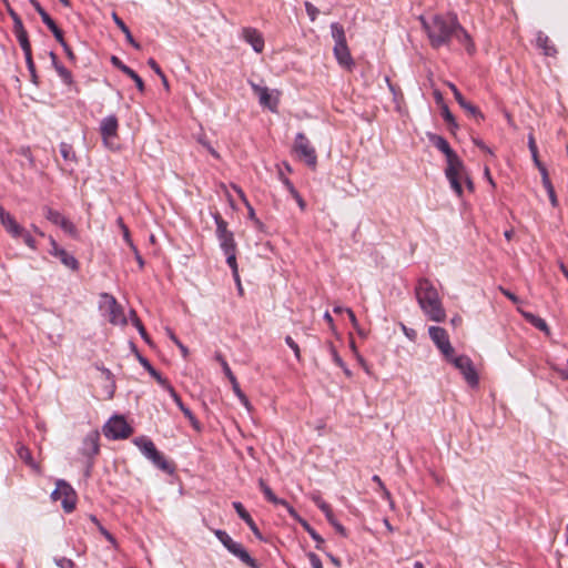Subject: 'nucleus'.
Instances as JSON below:
<instances>
[{"instance_id":"obj_3","label":"nucleus","mask_w":568,"mask_h":568,"mask_svg":"<svg viewBox=\"0 0 568 568\" xmlns=\"http://www.w3.org/2000/svg\"><path fill=\"white\" fill-rule=\"evenodd\" d=\"M417 302L426 314L434 322H444L446 313L440 302L438 292L428 278H419L415 287Z\"/></svg>"},{"instance_id":"obj_53","label":"nucleus","mask_w":568,"mask_h":568,"mask_svg":"<svg viewBox=\"0 0 568 568\" xmlns=\"http://www.w3.org/2000/svg\"><path fill=\"white\" fill-rule=\"evenodd\" d=\"M233 189L235 190V192L240 195V197L245 202L247 209H248V215L250 217H253L254 216V210L253 207L248 204V202L246 201V197H245V194L243 192V190L236 185H233Z\"/></svg>"},{"instance_id":"obj_41","label":"nucleus","mask_w":568,"mask_h":568,"mask_svg":"<svg viewBox=\"0 0 568 568\" xmlns=\"http://www.w3.org/2000/svg\"><path fill=\"white\" fill-rule=\"evenodd\" d=\"M60 154L65 162H73L75 160L72 144H60Z\"/></svg>"},{"instance_id":"obj_40","label":"nucleus","mask_w":568,"mask_h":568,"mask_svg":"<svg viewBox=\"0 0 568 568\" xmlns=\"http://www.w3.org/2000/svg\"><path fill=\"white\" fill-rule=\"evenodd\" d=\"M130 314H131V317H132V324L138 328L141 337L146 342V343H150V337L142 324V322L140 321V318L136 316V313L135 311L131 310L130 311Z\"/></svg>"},{"instance_id":"obj_37","label":"nucleus","mask_w":568,"mask_h":568,"mask_svg":"<svg viewBox=\"0 0 568 568\" xmlns=\"http://www.w3.org/2000/svg\"><path fill=\"white\" fill-rule=\"evenodd\" d=\"M149 374L159 383V385L165 389L169 394L171 390H174V387L170 384V382L163 377L154 367L150 369Z\"/></svg>"},{"instance_id":"obj_20","label":"nucleus","mask_w":568,"mask_h":568,"mask_svg":"<svg viewBox=\"0 0 568 568\" xmlns=\"http://www.w3.org/2000/svg\"><path fill=\"white\" fill-rule=\"evenodd\" d=\"M232 506H233L234 510L236 511V514L239 515V517L248 526V528L254 534V536L258 539H262V535H261L255 521L253 520V518L251 517L248 511L244 508L242 503L233 501Z\"/></svg>"},{"instance_id":"obj_14","label":"nucleus","mask_w":568,"mask_h":568,"mask_svg":"<svg viewBox=\"0 0 568 568\" xmlns=\"http://www.w3.org/2000/svg\"><path fill=\"white\" fill-rule=\"evenodd\" d=\"M251 88L253 92L258 97V102L263 108L268 109L272 112H275L278 104V99L273 97L266 87H261L251 82Z\"/></svg>"},{"instance_id":"obj_60","label":"nucleus","mask_w":568,"mask_h":568,"mask_svg":"<svg viewBox=\"0 0 568 568\" xmlns=\"http://www.w3.org/2000/svg\"><path fill=\"white\" fill-rule=\"evenodd\" d=\"M379 489H381L382 498L389 503L390 508H394L395 505H394V501H393L389 490L385 486Z\"/></svg>"},{"instance_id":"obj_42","label":"nucleus","mask_w":568,"mask_h":568,"mask_svg":"<svg viewBox=\"0 0 568 568\" xmlns=\"http://www.w3.org/2000/svg\"><path fill=\"white\" fill-rule=\"evenodd\" d=\"M26 63H27V68H28V71L30 73V79H31L32 83L38 85L39 84V78H38V74H37L36 64L33 62L32 55L26 57Z\"/></svg>"},{"instance_id":"obj_44","label":"nucleus","mask_w":568,"mask_h":568,"mask_svg":"<svg viewBox=\"0 0 568 568\" xmlns=\"http://www.w3.org/2000/svg\"><path fill=\"white\" fill-rule=\"evenodd\" d=\"M168 335L170 339L180 348L182 356L186 358L189 355L187 347L181 343V341L175 336V334L171 329H168Z\"/></svg>"},{"instance_id":"obj_15","label":"nucleus","mask_w":568,"mask_h":568,"mask_svg":"<svg viewBox=\"0 0 568 568\" xmlns=\"http://www.w3.org/2000/svg\"><path fill=\"white\" fill-rule=\"evenodd\" d=\"M258 487L270 503L285 507L292 518H298L297 511L285 499L278 498L263 479L258 480Z\"/></svg>"},{"instance_id":"obj_21","label":"nucleus","mask_w":568,"mask_h":568,"mask_svg":"<svg viewBox=\"0 0 568 568\" xmlns=\"http://www.w3.org/2000/svg\"><path fill=\"white\" fill-rule=\"evenodd\" d=\"M118 119L115 115H109L101 121L100 131L103 140L116 138Z\"/></svg>"},{"instance_id":"obj_43","label":"nucleus","mask_w":568,"mask_h":568,"mask_svg":"<svg viewBox=\"0 0 568 568\" xmlns=\"http://www.w3.org/2000/svg\"><path fill=\"white\" fill-rule=\"evenodd\" d=\"M53 562L58 568H75L74 561L67 557L55 556Z\"/></svg>"},{"instance_id":"obj_39","label":"nucleus","mask_w":568,"mask_h":568,"mask_svg":"<svg viewBox=\"0 0 568 568\" xmlns=\"http://www.w3.org/2000/svg\"><path fill=\"white\" fill-rule=\"evenodd\" d=\"M16 38L24 53V58L32 55L31 43L29 41L28 32L16 34Z\"/></svg>"},{"instance_id":"obj_7","label":"nucleus","mask_w":568,"mask_h":568,"mask_svg":"<svg viewBox=\"0 0 568 568\" xmlns=\"http://www.w3.org/2000/svg\"><path fill=\"white\" fill-rule=\"evenodd\" d=\"M53 500H61L62 508L65 513H71L75 508L77 495L74 489L65 480L59 479L57 487L52 491Z\"/></svg>"},{"instance_id":"obj_59","label":"nucleus","mask_w":568,"mask_h":568,"mask_svg":"<svg viewBox=\"0 0 568 568\" xmlns=\"http://www.w3.org/2000/svg\"><path fill=\"white\" fill-rule=\"evenodd\" d=\"M53 33L55 40L60 43V45H63V43H67L63 37V32L59 27H55L53 30H51Z\"/></svg>"},{"instance_id":"obj_12","label":"nucleus","mask_w":568,"mask_h":568,"mask_svg":"<svg viewBox=\"0 0 568 568\" xmlns=\"http://www.w3.org/2000/svg\"><path fill=\"white\" fill-rule=\"evenodd\" d=\"M215 359L220 363V365L223 369V373L225 374V376L232 384V389H233L234 394L237 396V398L241 400L242 404H244L245 406H248V399L245 396V394L242 392V389L239 385V382H237L235 375L233 374V372L231 371L224 356L221 353H216Z\"/></svg>"},{"instance_id":"obj_46","label":"nucleus","mask_w":568,"mask_h":568,"mask_svg":"<svg viewBox=\"0 0 568 568\" xmlns=\"http://www.w3.org/2000/svg\"><path fill=\"white\" fill-rule=\"evenodd\" d=\"M226 256V264L232 270V275H236L237 263H236V252H227L224 253Z\"/></svg>"},{"instance_id":"obj_26","label":"nucleus","mask_w":568,"mask_h":568,"mask_svg":"<svg viewBox=\"0 0 568 568\" xmlns=\"http://www.w3.org/2000/svg\"><path fill=\"white\" fill-rule=\"evenodd\" d=\"M149 460L152 462V464L158 467L159 469L171 474L173 473L174 468L172 465L165 459V457L156 449L153 452L149 457Z\"/></svg>"},{"instance_id":"obj_5","label":"nucleus","mask_w":568,"mask_h":568,"mask_svg":"<svg viewBox=\"0 0 568 568\" xmlns=\"http://www.w3.org/2000/svg\"><path fill=\"white\" fill-rule=\"evenodd\" d=\"M100 297V310L105 312L109 322L113 325H125L126 317L115 297L109 293H102Z\"/></svg>"},{"instance_id":"obj_56","label":"nucleus","mask_w":568,"mask_h":568,"mask_svg":"<svg viewBox=\"0 0 568 568\" xmlns=\"http://www.w3.org/2000/svg\"><path fill=\"white\" fill-rule=\"evenodd\" d=\"M63 48V51L68 58V60L72 63H75L77 61V57L74 54V52L72 51V49L70 48V45L68 43H63V45H61Z\"/></svg>"},{"instance_id":"obj_25","label":"nucleus","mask_w":568,"mask_h":568,"mask_svg":"<svg viewBox=\"0 0 568 568\" xmlns=\"http://www.w3.org/2000/svg\"><path fill=\"white\" fill-rule=\"evenodd\" d=\"M133 443L145 458L156 450L154 443L146 436L135 437Z\"/></svg>"},{"instance_id":"obj_33","label":"nucleus","mask_w":568,"mask_h":568,"mask_svg":"<svg viewBox=\"0 0 568 568\" xmlns=\"http://www.w3.org/2000/svg\"><path fill=\"white\" fill-rule=\"evenodd\" d=\"M217 240L220 242V247L223 251V253L236 252V243L234 240L233 232H231L226 235H222V236L217 237Z\"/></svg>"},{"instance_id":"obj_31","label":"nucleus","mask_w":568,"mask_h":568,"mask_svg":"<svg viewBox=\"0 0 568 568\" xmlns=\"http://www.w3.org/2000/svg\"><path fill=\"white\" fill-rule=\"evenodd\" d=\"M19 458L32 469L39 471V465L34 462L31 450L26 446H19L17 448Z\"/></svg>"},{"instance_id":"obj_4","label":"nucleus","mask_w":568,"mask_h":568,"mask_svg":"<svg viewBox=\"0 0 568 568\" xmlns=\"http://www.w3.org/2000/svg\"><path fill=\"white\" fill-rule=\"evenodd\" d=\"M331 33L335 42L333 51L337 62L341 65L351 69L354 65V60L347 47L343 26L338 22H333L331 24Z\"/></svg>"},{"instance_id":"obj_45","label":"nucleus","mask_w":568,"mask_h":568,"mask_svg":"<svg viewBox=\"0 0 568 568\" xmlns=\"http://www.w3.org/2000/svg\"><path fill=\"white\" fill-rule=\"evenodd\" d=\"M118 223L122 230L124 241L129 244V246L132 250H135V245L133 244L131 236H130V231H129L128 226L123 223L122 217L118 219Z\"/></svg>"},{"instance_id":"obj_34","label":"nucleus","mask_w":568,"mask_h":568,"mask_svg":"<svg viewBox=\"0 0 568 568\" xmlns=\"http://www.w3.org/2000/svg\"><path fill=\"white\" fill-rule=\"evenodd\" d=\"M327 521L334 527L335 531L341 535L342 537H347V530L346 528L335 518V515L331 508V506L327 508L326 511H323Z\"/></svg>"},{"instance_id":"obj_62","label":"nucleus","mask_w":568,"mask_h":568,"mask_svg":"<svg viewBox=\"0 0 568 568\" xmlns=\"http://www.w3.org/2000/svg\"><path fill=\"white\" fill-rule=\"evenodd\" d=\"M345 312L348 315V318H349V321L352 323L353 328H357L358 327V321H357V318L355 316V313L351 308H347V307H346Z\"/></svg>"},{"instance_id":"obj_27","label":"nucleus","mask_w":568,"mask_h":568,"mask_svg":"<svg viewBox=\"0 0 568 568\" xmlns=\"http://www.w3.org/2000/svg\"><path fill=\"white\" fill-rule=\"evenodd\" d=\"M112 19L114 23L119 27V29L124 33L126 41L136 50L141 49V45L139 42H136L128 28V26L124 23V21L115 13H112Z\"/></svg>"},{"instance_id":"obj_10","label":"nucleus","mask_w":568,"mask_h":568,"mask_svg":"<svg viewBox=\"0 0 568 568\" xmlns=\"http://www.w3.org/2000/svg\"><path fill=\"white\" fill-rule=\"evenodd\" d=\"M43 214L49 222L60 226L64 233L74 239L78 236V230L75 225L59 211L53 210L50 206H44Z\"/></svg>"},{"instance_id":"obj_16","label":"nucleus","mask_w":568,"mask_h":568,"mask_svg":"<svg viewBox=\"0 0 568 568\" xmlns=\"http://www.w3.org/2000/svg\"><path fill=\"white\" fill-rule=\"evenodd\" d=\"M447 85L452 90V92H453L456 101L460 105V108H463L475 120L478 121L479 119H483V114H481L480 110L476 105H474L473 103L467 101L454 83L448 82Z\"/></svg>"},{"instance_id":"obj_49","label":"nucleus","mask_w":568,"mask_h":568,"mask_svg":"<svg viewBox=\"0 0 568 568\" xmlns=\"http://www.w3.org/2000/svg\"><path fill=\"white\" fill-rule=\"evenodd\" d=\"M21 239L28 247L33 251L37 250V242L28 230L23 233Z\"/></svg>"},{"instance_id":"obj_51","label":"nucleus","mask_w":568,"mask_h":568,"mask_svg":"<svg viewBox=\"0 0 568 568\" xmlns=\"http://www.w3.org/2000/svg\"><path fill=\"white\" fill-rule=\"evenodd\" d=\"M529 146V150H530V153H531V156L534 159V162L536 164V166L538 168V170L540 171V166H545L540 160L538 159V149H537V144H528Z\"/></svg>"},{"instance_id":"obj_22","label":"nucleus","mask_w":568,"mask_h":568,"mask_svg":"<svg viewBox=\"0 0 568 568\" xmlns=\"http://www.w3.org/2000/svg\"><path fill=\"white\" fill-rule=\"evenodd\" d=\"M536 47L542 51V54L546 57H556L557 49L555 44L550 41L549 37L545 34L542 31H538L536 34Z\"/></svg>"},{"instance_id":"obj_47","label":"nucleus","mask_w":568,"mask_h":568,"mask_svg":"<svg viewBox=\"0 0 568 568\" xmlns=\"http://www.w3.org/2000/svg\"><path fill=\"white\" fill-rule=\"evenodd\" d=\"M440 114L448 125L456 126L455 118H454L453 113L449 111L447 105L442 106Z\"/></svg>"},{"instance_id":"obj_28","label":"nucleus","mask_w":568,"mask_h":568,"mask_svg":"<svg viewBox=\"0 0 568 568\" xmlns=\"http://www.w3.org/2000/svg\"><path fill=\"white\" fill-rule=\"evenodd\" d=\"M294 519L302 525V527L307 531L311 538L316 542V549L322 550L324 545V539L322 538V536L305 519L301 518L300 516L298 518Z\"/></svg>"},{"instance_id":"obj_54","label":"nucleus","mask_w":568,"mask_h":568,"mask_svg":"<svg viewBox=\"0 0 568 568\" xmlns=\"http://www.w3.org/2000/svg\"><path fill=\"white\" fill-rule=\"evenodd\" d=\"M12 21H13V33H14V36L27 32V30L23 27L22 19L20 17L14 19V20H12Z\"/></svg>"},{"instance_id":"obj_58","label":"nucleus","mask_w":568,"mask_h":568,"mask_svg":"<svg viewBox=\"0 0 568 568\" xmlns=\"http://www.w3.org/2000/svg\"><path fill=\"white\" fill-rule=\"evenodd\" d=\"M135 355H136V358L139 361V363L148 371L150 372V369L153 368V366L151 365L150 361L142 356L139 352H135Z\"/></svg>"},{"instance_id":"obj_36","label":"nucleus","mask_w":568,"mask_h":568,"mask_svg":"<svg viewBox=\"0 0 568 568\" xmlns=\"http://www.w3.org/2000/svg\"><path fill=\"white\" fill-rule=\"evenodd\" d=\"M213 219L216 225V237L231 233V231L227 230L226 221L223 220L220 213H214Z\"/></svg>"},{"instance_id":"obj_18","label":"nucleus","mask_w":568,"mask_h":568,"mask_svg":"<svg viewBox=\"0 0 568 568\" xmlns=\"http://www.w3.org/2000/svg\"><path fill=\"white\" fill-rule=\"evenodd\" d=\"M100 435L98 432H90L83 439L81 454L88 458H93L99 454L100 444H99Z\"/></svg>"},{"instance_id":"obj_50","label":"nucleus","mask_w":568,"mask_h":568,"mask_svg":"<svg viewBox=\"0 0 568 568\" xmlns=\"http://www.w3.org/2000/svg\"><path fill=\"white\" fill-rule=\"evenodd\" d=\"M312 500L322 511H326L327 508L329 507V505L325 500H323V498L318 494H314L312 496Z\"/></svg>"},{"instance_id":"obj_24","label":"nucleus","mask_w":568,"mask_h":568,"mask_svg":"<svg viewBox=\"0 0 568 568\" xmlns=\"http://www.w3.org/2000/svg\"><path fill=\"white\" fill-rule=\"evenodd\" d=\"M171 396V398L174 400V403L176 404V406L181 409V412L183 413V415L190 420L191 425L196 429L199 430L200 429V422L197 420V418L194 416V414L191 412V409L189 407H186L180 395L176 393V390H171V393L169 394Z\"/></svg>"},{"instance_id":"obj_11","label":"nucleus","mask_w":568,"mask_h":568,"mask_svg":"<svg viewBox=\"0 0 568 568\" xmlns=\"http://www.w3.org/2000/svg\"><path fill=\"white\" fill-rule=\"evenodd\" d=\"M49 242L51 245V248L49 250V254L59 258L60 262L68 267L71 271H78L79 270V261L75 258L74 255L67 252L63 247H60L57 241L49 236Z\"/></svg>"},{"instance_id":"obj_9","label":"nucleus","mask_w":568,"mask_h":568,"mask_svg":"<svg viewBox=\"0 0 568 568\" xmlns=\"http://www.w3.org/2000/svg\"><path fill=\"white\" fill-rule=\"evenodd\" d=\"M430 339L434 342L436 347L440 351L446 359H450L453 356L454 347L450 344L446 329L439 326H430L428 328Z\"/></svg>"},{"instance_id":"obj_32","label":"nucleus","mask_w":568,"mask_h":568,"mask_svg":"<svg viewBox=\"0 0 568 568\" xmlns=\"http://www.w3.org/2000/svg\"><path fill=\"white\" fill-rule=\"evenodd\" d=\"M540 174H541V178H542V184H544V186L547 190V193L549 195V200H550L552 206H556L557 205V197H556V193H555L554 186H552V184H551V182L549 180L546 166H540Z\"/></svg>"},{"instance_id":"obj_13","label":"nucleus","mask_w":568,"mask_h":568,"mask_svg":"<svg viewBox=\"0 0 568 568\" xmlns=\"http://www.w3.org/2000/svg\"><path fill=\"white\" fill-rule=\"evenodd\" d=\"M292 152L311 169L316 168L317 156L313 144H294Z\"/></svg>"},{"instance_id":"obj_6","label":"nucleus","mask_w":568,"mask_h":568,"mask_svg":"<svg viewBox=\"0 0 568 568\" xmlns=\"http://www.w3.org/2000/svg\"><path fill=\"white\" fill-rule=\"evenodd\" d=\"M132 432L125 418L118 415L111 417L103 426L104 436L113 440L128 438Z\"/></svg>"},{"instance_id":"obj_23","label":"nucleus","mask_w":568,"mask_h":568,"mask_svg":"<svg viewBox=\"0 0 568 568\" xmlns=\"http://www.w3.org/2000/svg\"><path fill=\"white\" fill-rule=\"evenodd\" d=\"M230 552L239 558L244 565L250 568H258L257 561L251 557L248 551L243 547L242 544L235 542L234 546L230 549Z\"/></svg>"},{"instance_id":"obj_63","label":"nucleus","mask_w":568,"mask_h":568,"mask_svg":"<svg viewBox=\"0 0 568 568\" xmlns=\"http://www.w3.org/2000/svg\"><path fill=\"white\" fill-rule=\"evenodd\" d=\"M282 183L284 184V186L286 187V190L288 191V193L291 195H293L297 192V190L295 189L293 183L290 181V179H282Z\"/></svg>"},{"instance_id":"obj_35","label":"nucleus","mask_w":568,"mask_h":568,"mask_svg":"<svg viewBox=\"0 0 568 568\" xmlns=\"http://www.w3.org/2000/svg\"><path fill=\"white\" fill-rule=\"evenodd\" d=\"M215 537L219 539V541L230 551V549L234 546L236 541H234L230 535L222 529H215L214 531Z\"/></svg>"},{"instance_id":"obj_57","label":"nucleus","mask_w":568,"mask_h":568,"mask_svg":"<svg viewBox=\"0 0 568 568\" xmlns=\"http://www.w3.org/2000/svg\"><path fill=\"white\" fill-rule=\"evenodd\" d=\"M13 216L6 211V209L0 204V223L3 226L7 222H9Z\"/></svg>"},{"instance_id":"obj_17","label":"nucleus","mask_w":568,"mask_h":568,"mask_svg":"<svg viewBox=\"0 0 568 568\" xmlns=\"http://www.w3.org/2000/svg\"><path fill=\"white\" fill-rule=\"evenodd\" d=\"M242 38L255 52L261 53L263 51L264 38L257 29L251 27L243 28Z\"/></svg>"},{"instance_id":"obj_64","label":"nucleus","mask_w":568,"mask_h":568,"mask_svg":"<svg viewBox=\"0 0 568 568\" xmlns=\"http://www.w3.org/2000/svg\"><path fill=\"white\" fill-rule=\"evenodd\" d=\"M293 199L296 201L297 205L300 206L301 210H305L306 207V203L305 201L303 200V197L301 196V194L298 192H296L295 194L292 195Z\"/></svg>"},{"instance_id":"obj_19","label":"nucleus","mask_w":568,"mask_h":568,"mask_svg":"<svg viewBox=\"0 0 568 568\" xmlns=\"http://www.w3.org/2000/svg\"><path fill=\"white\" fill-rule=\"evenodd\" d=\"M110 60L112 65L122 71L125 75L130 77L135 82V85L140 92L144 91V82L133 69L124 64L116 55H112Z\"/></svg>"},{"instance_id":"obj_30","label":"nucleus","mask_w":568,"mask_h":568,"mask_svg":"<svg viewBox=\"0 0 568 568\" xmlns=\"http://www.w3.org/2000/svg\"><path fill=\"white\" fill-rule=\"evenodd\" d=\"M523 316L537 329L549 334V327L546 321L532 313L521 312Z\"/></svg>"},{"instance_id":"obj_8","label":"nucleus","mask_w":568,"mask_h":568,"mask_svg":"<svg viewBox=\"0 0 568 568\" xmlns=\"http://www.w3.org/2000/svg\"><path fill=\"white\" fill-rule=\"evenodd\" d=\"M447 361L450 362L463 374L464 378L466 379L467 384L470 387L478 386L479 378H478V375L474 367V364L468 356H466V355L455 356L453 354L450 359H447Z\"/></svg>"},{"instance_id":"obj_55","label":"nucleus","mask_w":568,"mask_h":568,"mask_svg":"<svg viewBox=\"0 0 568 568\" xmlns=\"http://www.w3.org/2000/svg\"><path fill=\"white\" fill-rule=\"evenodd\" d=\"M305 9L311 20L314 21L320 13L318 9L313 6L311 2H305Z\"/></svg>"},{"instance_id":"obj_61","label":"nucleus","mask_w":568,"mask_h":568,"mask_svg":"<svg viewBox=\"0 0 568 568\" xmlns=\"http://www.w3.org/2000/svg\"><path fill=\"white\" fill-rule=\"evenodd\" d=\"M148 64L150 65V68L159 75L161 77L163 73V71L161 70L160 65L156 63V61L153 59V58H150L148 60Z\"/></svg>"},{"instance_id":"obj_38","label":"nucleus","mask_w":568,"mask_h":568,"mask_svg":"<svg viewBox=\"0 0 568 568\" xmlns=\"http://www.w3.org/2000/svg\"><path fill=\"white\" fill-rule=\"evenodd\" d=\"M53 68L64 84H67V85L73 84V77H72L71 72L64 65H62L61 63H58Z\"/></svg>"},{"instance_id":"obj_1","label":"nucleus","mask_w":568,"mask_h":568,"mask_svg":"<svg viewBox=\"0 0 568 568\" xmlns=\"http://www.w3.org/2000/svg\"><path fill=\"white\" fill-rule=\"evenodd\" d=\"M420 21L433 48L438 49L442 45H448L453 39H456L466 47L468 52L474 50L470 36L460 26L456 16L435 14L430 20L422 17Z\"/></svg>"},{"instance_id":"obj_2","label":"nucleus","mask_w":568,"mask_h":568,"mask_svg":"<svg viewBox=\"0 0 568 568\" xmlns=\"http://www.w3.org/2000/svg\"><path fill=\"white\" fill-rule=\"evenodd\" d=\"M436 146L445 156L444 174L453 193L462 199L464 185L469 192H474L475 184L463 159L452 149L450 144H436Z\"/></svg>"},{"instance_id":"obj_29","label":"nucleus","mask_w":568,"mask_h":568,"mask_svg":"<svg viewBox=\"0 0 568 568\" xmlns=\"http://www.w3.org/2000/svg\"><path fill=\"white\" fill-rule=\"evenodd\" d=\"M7 233L14 240L21 239L23 233L27 231L22 225H20L14 217H12L9 222L3 225Z\"/></svg>"},{"instance_id":"obj_48","label":"nucleus","mask_w":568,"mask_h":568,"mask_svg":"<svg viewBox=\"0 0 568 568\" xmlns=\"http://www.w3.org/2000/svg\"><path fill=\"white\" fill-rule=\"evenodd\" d=\"M285 343L294 352L295 357L300 361L301 359V351H300L297 343H295V341L291 336L285 337Z\"/></svg>"},{"instance_id":"obj_52","label":"nucleus","mask_w":568,"mask_h":568,"mask_svg":"<svg viewBox=\"0 0 568 568\" xmlns=\"http://www.w3.org/2000/svg\"><path fill=\"white\" fill-rule=\"evenodd\" d=\"M307 557H308L312 568H323L322 560L316 554L308 552Z\"/></svg>"}]
</instances>
